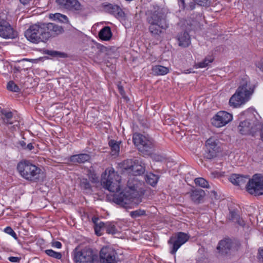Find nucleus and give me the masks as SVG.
I'll use <instances>...</instances> for the list:
<instances>
[{
    "label": "nucleus",
    "mask_w": 263,
    "mask_h": 263,
    "mask_svg": "<svg viewBox=\"0 0 263 263\" xmlns=\"http://www.w3.org/2000/svg\"><path fill=\"white\" fill-rule=\"evenodd\" d=\"M63 28L54 23H37L31 25L25 32V36L30 42H45L52 36L62 33Z\"/></svg>",
    "instance_id": "1"
},
{
    "label": "nucleus",
    "mask_w": 263,
    "mask_h": 263,
    "mask_svg": "<svg viewBox=\"0 0 263 263\" xmlns=\"http://www.w3.org/2000/svg\"><path fill=\"white\" fill-rule=\"evenodd\" d=\"M17 170L20 176L26 180L37 183L42 180V170L28 160H23L18 163Z\"/></svg>",
    "instance_id": "2"
},
{
    "label": "nucleus",
    "mask_w": 263,
    "mask_h": 263,
    "mask_svg": "<svg viewBox=\"0 0 263 263\" xmlns=\"http://www.w3.org/2000/svg\"><path fill=\"white\" fill-rule=\"evenodd\" d=\"M121 176L112 167L107 168L102 174L101 183L103 187L112 193L120 190Z\"/></svg>",
    "instance_id": "3"
},
{
    "label": "nucleus",
    "mask_w": 263,
    "mask_h": 263,
    "mask_svg": "<svg viewBox=\"0 0 263 263\" xmlns=\"http://www.w3.org/2000/svg\"><path fill=\"white\" fill-rule=\"evenodd\" d=\"M146 21L149 25V31L154 35H159L162 29H166L168 27L166 24L165 16L158 10L149 12Z\"/></svg>",
    "instance_id": "4"
},
{
    "label": "nucleus",
    "mask_w": 263,
    "mask_h": 263,
    "mask_svg": "<svg viewBox=\"0 0 263 263\" xmlns=\"http://www.w3.org/2000/svg\"><path fill=\"white\" fill-rule=\"evenodd\" d=\"M73 260L75 263H100L97 252L89 247L79 251L76 249L73 252Z\"/></svg>",
    "instance_id": "5"
},
{
    "label": "nucleus",
    "mask_w": 263,
    "mask_h": 263,
    "mask_svg": "<svg viewBox=\"0 0 263 263\" xmlns=\"http://www.w3.org/2000/svg\"><path fill=\"white\" fill-rule=\"evenodd\" d=\"M247 191L255 196L263 195V178L262 175L256 174L249 179L246 185Z\"/></svg>",
    "instance_id": "6"
},
{
    "label": "nucleus",
    "mask_w": 263,
    "mask_h": 263,
    "mask_svg": "<svg viewBox=\"0 0 263 263\" xmlns=\"http://www.w3.org/2000/svg\"><path fill=\"white\" fill-rule=\"evenodd\" d=\"M260 127V124L257 121L246 119L240 122L238 130L241 135L254 136L258 132Z\"/></svg>",
    "instance_id": "7"
},
{
    "label": "nucleus",
    "mask_w": 263,
    "mask_h": 263,
    "mask_svg": "<svg viewBox=\"0 0 263 263\" xmlns=\"http://www.w3.org/2000/svg\"><path fill=\"white\" fill-rule=\"evenodd\" d=\"M133 141L134 144L142 153L150 151L154 146L153 140L140 134L135 133L133 135Z\"/></svg>",
    "instance_id": "8"
},
{
    "label": "nucleus",
    "mask_w": 263,
    "mask_h": 263,
    "mask_svg": "<svg viewBox=\"0 0 263 263\" xmlns=\"http://www.w3.org/2000/svg\"><path fill=\"white\" fill-rule=\"evenodd\" d=\"M190 236L183 232H178L171 236L168 240L170 247V253L175 254L179 248L185 243L189 239Z\"/></svg>",
    "instance_id": "9"
},
{
    "label": "nucleus",
    "mask_w": 263,
    "mask_h": 263,
    "mask_svg": "<svg viewBox=\"0 0 263 263\" xmlns=\"http://www.w3.org/2000/svg\"><path fill=\"white\" fill-rule=\"evenodd\" d=\"M255 88V85L251 82L249 77H245L240 81L239 86L237 90L250 100Z\"/></svg>",
    "instance_id": "10"
},
{
    "label": "nucleus",
    "mask_w": 263,
    "mask_h": 263,
    "mask_svg": "<svg viewBox=\"0 0 263 263\" xmlns=\"http://www.w3.org/2000/svg\"><path fill=\"white\" fill-rule=\"evenodd\" d=\"M232 118L231 114L227 111H220L212 119V124L216 127H220L231 121Z\"/></svg>",
    "instance_id": "11"
},
{
    "label": "nucleus",
    "mask_w": 263,
    "mask_h": 263,
    "mask_svg": "<svg viewBox=\"0 0 263 263\" xmlns=\"http://www.w3.org/2000/svg\"><path fill=\"white\" fill-rule=\"evenodd\" d=\"M116 252L109 247H103L100 252V263H115Z\"/></svg>",
    "instance_id": "12"
},
{
    "label": "nucleus",
    "mask_w": 263,
    "mask_h": 263,
    "mask_svg": "<svg viewBox=\"0 0 263 263\" xmlns=\"http://www.w3.org/2000/svg\"><path fill=\"white\" fill-rule=\"evenodd\" d=\"M17 36L8 22L0 17V36L4 39H14Z\"/></svg>",
    "instance_id": "13"
},
{
    "label": "nucleus",
    "mask_w": 263,
    "mask_h": 263,
    "mask_svg": "<svg viewBox=\"0 0 263 263\" xmlns=\"http://www.w3.org/2000/svg\"><path fill=\"white\" fill-rule=\"evenodd\" d=\"M58 5L62 9L71 11H80L82 6L78 0H56Z\"/></svg>",
    "instance_id": "14"
},
{
    "label": "nucleus",
    "mask_w": 263,
    "mask_h": 263,
    "mask_svg": "<svg viewBox=\"0 0 263 263\" xmlns=\"http://www.w3.org/2000/svg\"><path fill=\"white\" fill-rule=\"evenodd\" d=\"M206 151L205 157L209 159H211L216 156L219 152V147L217 146L215 139L213 138H210L206 141Z\"/></svg>",
    "instance_id": "15"
},
{
    "label": "nucleus",
    "mask_w": 263,
    "mask_h": 263,
    "mask_svg": "<svg viewBox=\"0 0 263 263\" xmlns=\"http://www.w3.org/2000/svg\"><path fill=\"white\" fill-rule=\"evenodd\" d=\"M249 100L248 98L236 90L235 93L230 98L229 104L233 107L237 108L245 104Z\"/></svg>",
    "instance_id": "16"
},
{
    "label": "nucleus",
    "mask_w": 263,
    "mask_h": 263,
    "mask_svg": "<svg viewBox=\"0 0 263 263\" xmlns=\"http://www.w3.org/2000/svg\"><path fill=\"white\" fill-rule=\"evenodd\" d=\"M234 245V242L231 239L226 238L219 242L217 249L222 255H226L232 250Z\"/></svg>",
    "instance_id": "17"
},
{
    "label": "nucleus",
    "mask_w": 263,
    "mask_h": 263,
    "mask_svg": "<svg viewBox=\"0 0 263 263\" xmlns=\"http://www.w3.org/2000/svg\"><path fill=\"white\" fill-rule=\"evenodd\" d=\"M105 11L118 18H124L125 14L123 10L118 5L108 4L104 5Z\"/></svg>",
    "instance_id": "18"
},
{
    "label": "nucleus",
    "mask_w": 263,
    "mask_h": 263,
    "mask_svg": "<svg viewBox=\"0 0 263 263\" xmlns=\"http://www.w3.org/2000/svg\"><path fill=\"white\" fill-rule=\"evenodd\" d=\"M2 114L1 119L3 123L7 125H13L12 128L15 129L19 125L18 121L13 120V113L11 111H8L5 109H2L1 111Z\"/></svg>",
    "instance_id": "19"
},
{
    "label": "nucleus",
    "mask_w": 263,
    "mask_h": 263,
    "mask_svg": "<svg viewBox=\"0 0 263 263\" xmlns=\"http://www.w3.org/2000/svg\"><path fill=\"white\" fill-rule=\"evenodd\" d=\"M249 179V176H243L239 174H234L230 176V181L234 185L242 187L246 186Z\"/></svg>",
    "instance_id": "20"
},
{
    "label": "nucleus",
    "mask_w": 263,
    "mask_h": 263,
    "mask_svg": "<svg viewBox=\"0 0 263 263\" xmlns=\"http://www.w3.org/2000/svg\"><path fill=\"white\" fill-rule=\"evenodd\" d=\"M112 201L120 206L127 208L130 202V199L123 193H115L113 195Z\"/></svg>",
    "instance_id": "21"
},
{
    "label": "nucleus",
    "mask_w": 263,
    "mask_h": 263,
    "mask_svg": "<svg viewBox=\"0 0 263 263\" xmlns=\"http://www.w3.org/2000/svg\"><path fill=\"white\" fill-rule=\"evenodd\" d=\"M179 46L185 48L191 44V37L187 31H183L179 33L177 37Z\"/></svg>",
    "instance_id": "22"
},
{
    "label": "nucleus",
    "mask_w": 263,
    "mask_h": 263,
    "mask_svg": "<svg viewBox=\"0 0 263 263\" xmlns=\"http://www.w3.org/2000/svg\"><path fill=\"white\" fill-rule=\"evenodd\" d=\"M90 158L91 157L89 154L84 153L71 156L69 160L72 163H83L88 161Z\"/></svg>",
    "instance_id": "23"
},
{
    "label": "nucleus",
    "mask_w": 263,
    "mask_h": 263,
    "mask_svg": "<svg viewBox=\"0 0 263 263\" xmlns=\"http://www.w3.org/2000/svg\"><path fill=\"white\" fill-rule=\"evenodd\" d=\"M144 171L145 167L141 162L137 159L134 160L131 172H129V173H131L134 176H138L143 174Z\"/></svg>",
    "instance_id": "24"
},
{
    "label": "nucleus",
    "mask_w": 263,
    "mask_h": 263,
    "mask_svg": "<svg viewBox=\"0 0 263 263\" xmlns=\"http://www.w3.org/2000/svg\"><path fill=\"white\" fill-rule=\"evenodd\" d=\"M205 192L203 190L196 189L191 193L190 197L194 202L199 203L205 196Z\"/></svg>",
    "instance_id": "25"
},
{
    "label": "nucleus",
    "mask_w": 263,
    "mask_h": 263,
    "mask_svg": "<svg viewBox=\"0 0 263 263\" xmlns=\"http://www.w3.org/2000/svg\"><path fill=\"white\" fill-rule=\"evenodd\" d=\"M92 221L94 223V229L95 233L98 236L102 235L101 231L105 229L106 226V222H103L99 220V218L97 217H93L92 218Z\"/></svg>",
    "instance_id": "26"
},
{
    "label": "nucleus",
    "mask_w": 263,
    "mask_h": 263,
    "mask_svg": "<svg viewBox=\"0 0 263 263\" xmlns=\"http://www.w3.org/2000/svg\"><path fill=\"white\" fill-rule=\"evenodd\" d=\"M112 33L108 26L103 27L99 33V37L104 41H108L111 37Z\"/></svg>",
    "instance_id": "27"
},
{
    "label": "nucleus",
    "mask_w": 263,
    "mask_h": 263,
    "mask_svg": "<svg viewBox=\"0 0 263 263\" xmlns=\"http://www.w3.org/2000/svg\"><path fill=\"white\" fill-rule=\"evenodd\" d=\"M152 71L155 74L161 76L168 73L169 69L167 67L161 65H155L153 67Z\"/></svg>",
    "instance_id": "28"
},
{
    "label": "nucleus",
    "mask_w": 263,
    "mask_h": 263,
    "mask_svg": "<svg viewBox=\"0 0 263 263\" xmlns=\"http://www.w3.org/2000/svg\"><path fill=\"white\" fill-rule=\"evenodd\" d=\"M105 230L107 234H115L118 232L114 221L106 222Z\"/></svg>",
    "instance_id": "29"
},
{
    "label": "nucleus",
    "mask_w": 263,
    "mask_h": 263,
    "mask_svg": "<svg viewBox=\"0 0 263 263\" xmlns=\"http://www.w3.org/2000/svg\"><path fill=\"white\" fill-rule=\"evenodd\" d=\"M108 144L111 148V155H118L120 150L119 143L114 140H110L108 142Z\"/></svg>",
    "instance_id": "30"
},
{
    "label": "nucleus",
    "mask_w": 263,
    "mask_h": 263,
    "mask_svg": "<svg viewBox=\"0 0 263 263\" xmlns=\"http://www.w3.org/2000/svg\"><path fill=\"white\" fill-rule=\"evenodd\" d=\"M158 179V176L153 173L147 174L145 177L146 182L152 186L157 184Z\"/></svg>",
    "instance_id": "31"
},
{
    "label": "nucleus",
    "mask_w": 263,
    "mask_h": 263,
    "mask_svg": "<svg viewBox=\"0 0 263 263\" xmlns=\"http://www.w3.org/2000/svg\"><path fill=\"white\" fill-rule=\"evenodd\" d=\"M134 162V160L133 159L125 160L121 163V167L123 170L128 171L129 172H131Z\"/></svg>",
    "instance_id": "32"
},
{
    "label": "nucleus",
    "mask_w": 263,
    "mask_h": 263,
    "mask_svg": "<svg viewBox=\"0 0 263 263\" xmlns=\"http://www.w3.org/2000/svg\"><path fill=\"white\" fill-rule=\"evenodd\" d=\"M213 58L211 57L205 58L202 62H199L196 64V68H204L207 67L209 64L212 63Z\"/></svg>",
    "instance_id": "33"
},
{
    "label": "nucleus",
    "mask_w": 263,
    "mask_h": 263,
    "mask_svg": "<svg viewBox=\"0 0 263 263\" xmlns=\"http://www.w3.org/2000/svg\"><path fill=\"white\" fill-rule=\"evenodd\" d=\"M195 183L197 185L203 188H209L208 182L203 178H197L195 179Z\"/></svg>",
    "instance_id": "34"
},
{
    "label": "nucleus",
    "mask_w": 263,
    "mask_h": 263,
    "mask_svg": "<svg viewBox=\"0 0 263 263\" xmlns=\"http://www.w3.org/2000/svg\"><path fill=\"white\" fill-rule=\"evenodd\" d=\"M139 182L137 180H133L132 181L128 180L127 182V186L128 188L132 191L138 192L139 191V186H138Z\"/></svg>",
    "instance_id": "35"
},
{
    "label": "nucleus",
    "mask_w": 263,
    "mask_h": 263,
    "mask_svg": "<svg viewBox=\"0 0 263 263\" xmlns=\"http://www.w3.org/2000/svg\"><path fill=\"white\" fill-rule=\"evenodd\" d=\"M45 252L48 256L58 259H61L62 257V255L60 252H55L52 249L46 250Z\"/></svg>",
    "instance_id": "36"
},
{
    "label": "nucleus",
    "mask_w": 263,
    "mask_h": 263,
    "mask_svg": "<svg viewBox=\"0 0 263 263\" xmlns=\"http://www.w3.org/2000/svg\"><path fill=\"white\" fill-rule=\"evenodd\" d=\"M80 186L84 190L88 191L91 190V185L87 179H81L80 181Z\"/></svg>",
    "instance_id": "37"
},
{
    "label": "nucleus",
    "mask_w": 263,
    "mask_h": 263,
    "mask_svg": "<svg viewBox=\"0 0 263 263\" xmlns=\"http://www.w3.org/2000/svg\"><path fill=\"white\" fill-rule=\"evenodd\" d=\"M130 216L133 218H137L142 216L146 215V212L144 210L139 209L130 212Z\"/></svg>",
    "instance_id": "38"
},
{
    "label": "nucleus",
    "mask_w": 263,
    "mask_h": 263,
    "mask_svg": "<svg viewBox=\"0 0 263 263\" xmlns=\"http://www.w3.org/2000/svg\"><path fill=\"white\" fill-rule=\"evenodd\" d=\"M7 88L9 91L13 92H18L20 91L19 87L12 81L8 83Z\"/></svg>",
    "instance_id": "39"
},
{
    "label": "nucleus",
    "mask_w": 263,
    "mask_h": 263,
    "mask_svg": "<svg viewBox=\"0 0 263 263\" xmlns=\"http://www.w3.org/2000/svg\"><path fill=\"white\" fill-rule=\"evenodd\" d=\"M53 18L55 20H58L60 22L66 23L68 22L67 17L61 13H55L53 14Z\"/></svg>",
    "instance_id": "40"
},
{
    "label": "nucleus",
    "mask_w": 263,
    "mask_h": 263,
    "mask_svg": "<svg viewBox=\"0 0 263 263\" xmlns=\"http://www.w3.org/2000/svg\"><path fill=\"white\" fill-rule=\"evenodd\" d=\"M46 53L53 57L65 58L66 57V54L64 53L57 51L47 50Z\"/></svg>",
    "instance_id": "41"
},
{
    "label": "nucleus",
    "mask_w": 263,
    "mask_h": 263,
    "mask_svg": "<svg viewBox=\"0 0 263 263\" xmlns=\"http://www.w3.org/2000/svg\"><path fill=\"white\" fill-rule=\"evenodd\" d=\"M4 232L5 233L10 235L15 239H17V236L16 233L13 231V230L10 227H7L4 229Z\"/></svg>",
    "instance_id": "42"
},
{
    "label": "nucleus",
    "mask_w": 263,
    "mask_h": 263,
    "mask_svg": "<svg viewBox=\"0 0 263 263\" xmlns=\"http://www.w3.org/2000/svg\"><path fill=\"white\" fill-rule=\"evenodd\" d=\"M239 215L237 213V212L235 211H230L229 215V219L230 220H232L235 222L237 219L238 218Z\"/></svg>",
    "instance_id": "43"
},
{
    "label": "nucleus",
    "mask_w": 263,
    "mask_h": 263,
    "mask_svg": "<svg viewBox=\"0 0 263 263\" xmlns=\"http://www.w3.org/2000/svg\"><path fill=\"white\" fill-rule=\"evenodd\" d=\"M117 86L119 92L120 93V95L122 96L123 98H125V92L124 91L123 87L121 85V83L120 82L118 83Z\"/></svg>",
    "instance_id": "44"
},
{
    "label": "nucleus",
    "mask_w": 263,
    "mask_h": 263,
    "mask_svg": "<svg viewBox=\"0 0 263 263\" xmlns=\"http://www.w3.org/2000/svg\"><path fill=\"white\" fill-rule=\"evenodd\" d=\"M177 3L179 8L182 10H184L186 9L185 0H177Z\"/></svg>",
    "instance_id": "45"
},
{
    "label": "nucleus",
    "mask_w": 263,
    "mask_h": 263,
    "mask_svg": "<svg viewBox=\"0 0 263 263\" xmlns=\"http://www.w3.org/2000/svg\"><path fill=\"white\" fill-rule=\"evenodd\" d=\"M258 259L260 262L263 263V249H259Z\"/></svg>",
    "instance_id": "46"
},
{
    "label": "nucleus",
    "mask_w": 263,
    "mask_h": 263,
    "mask_svg": "<svg viewBox=\"0 0 263 263\" xmlns=\"http://www.w3.org/2000/svg\"><path fill=\"white\" fill-rule=\"evenodd\" d=\"M195 3L201 6H204L206 4V0H194Z\"/></svg>",
    "instance_id": "47"
},
{
    "label": "nucleus",
    "mask_w": 263,
    "mask_h": 263,
    "mask_svg": "<svg viewBox=\"0 0 263 263\" xmlns=\"http://www.w3.org/2000/svg\"><path fill=\"white\" fill-rule=\"evenodd\" d=\"M235 222H236L241 227H244L245 225V221L240 218V217H238V219L235 221Z\"/></svg>",
    "instance_id": "48"
},
{
    "label": "nucleus",
    "mask_w": 263,
    "mask_h": 263,
    "mask_svg": "<svg viewBox=\"0 0 263 263\" xmlns=\"http://www.w3.org/2000/svg\"><path fill=\"white\" fill-rule=\"evenodd\" d=\"M8 260L12 262H18L20 260V258L17 257L11 256L8 258Z\"/></svg>",
    "instance_id": "49"
},
{
    "label": "nucleus",
    "mask_w": 263,
    "mask_h": 263,
    "mask_svg": "<svg viewBox=\"0 0 263 263\" xmlns=\"http://www.w3.org/2000/svg\"><path fill=\"white\" fill-rule=\"evenodd\" d=\"M53 247H55L60 249L62 247V243L60 241H53L51 243Z\"/></svg>",
    "instance_id": "50"
},
{
    "label": "nucleus",
    "mask_w": 263,
    "mask_h": 263,
    "mask_svg": "<svg viewBox=\"0 0 263 263\" xmlns=\"http://www.w3.org/2000/svg\"><path fill=\"white\" fill-rule=\"evenodd\" d=\"M256 66L261 71H263V59L256 63Z\"/></svg>",
    "instance_id": "51"
},
{
    "label": "nucleus",
    "mask_w": 263,
    "mask_h": 263,
    "mask_svg": "<svg viewBox=\"0 0 263 263\" xmlns=\"http://www.w3.org/2000/svg\"><path fill=\"white\" fill-rule=\"evenodd\" d=\"M195 7H196V3L195 2H190L189 4V7H188V9L190 10H194L195 8Z\"/></svg>",
    "instance_id": "52"
},
{
    "label": "nucleus",
    "mask_w": 263,
    "mask_h": 263,
    "mask_svg": "<svg viewBox=\"0 0 263 263\" xmlns=\"http://www.w3.org/2000/svg\"><path fill=\"white\" fill-rule=\"evenodd\" d=\"M19 144L20 145L21 147H22V148H23V149H25L26 150V143L25 141H19Z\"/></svg>",
    "instance_id": "53"
},
{
    "label": "nucleus",
    "mask_w": 263,
    "mask_h": 263,
    "mask_svg": "<svg viewBox=\"0 0 263 263\" xmlns=\"http://www.w3.org/2000/svg\"><path fill=\"white\" fill-rule=\"evenodd\" d=\"M33 148H34V146H33L32 143H28L26 146V149H27V150L31 151Z\"/></svg>",
    "instance_id": "54"
},
{
    "label": "nucleus",
    "mask_w": 263,
    "mask_h": 263,
    "mask_svg": "<svg viewBox=\"0 0 263 263\" xmlns=\"http://www.w3.org/2000/svg\"><path fill=\"white\" fill-rule=\"evenodd\" d=\"M259 130H260V138L263 141V124L261 125H260V129Z\"/></svg>",
    "instance_id": "55"
},
{
    "label": "nucleus",
    "mask_w": 263,
    "mask_h": 263,
    "mask_svg": "<svg viewBox=\"0 0 263 263\" xmlns=\"http://www.w3.org/2000/svg\"><path fill=\"white\" fill-rule=\"evenodd\" d=\"M20 1L23 5H27L30 2V0H20Z\"/></svg>",
    "instance_id": "56"
},
{
    "label": "nucleus",
    "mask_w": 263,
    "mask_h": 263,
    "mask_svg": "<svg viewBox=\"0 0 263 263\" xmlns=\"http://www.w3.org/2000/svg\"><path fill=\"white\" fill-rule=\"evenodd\" d=\"M186 71H186V72H185V73H191V70H189V69H188V70H187Z\"/></svg>",
    "instance_id": "57"
},
{
    "label": "nucleus",
    "mask_w": 263,
    "mask_h": 263,
    "mask_svg": "<svg viewBox=\"0 0 263 263\" xmlns=\"http://www.w3.org/2000/svg\"><path fill=\"white\" fill-rule=\"evenodd\" d=\"M212 193H213L214 194H216L215 191H213V192H212Z\"/></svg>",
    "instance_id": "58"
},
{
    "label": "nucleus",
    "mask_w": 263,
    "mask_h": 263,
    "mask_svg": "<svg viewBox=\"0 0 263 263\" xmlns=\"http://www.w3.org/2000/svg\"><path fill=\"white\" fill-rule=\"evenodd\" d=\"M262 178H263V175H262Z\"/></svg>",
    "instance_id": "59"
}]
</instances>
